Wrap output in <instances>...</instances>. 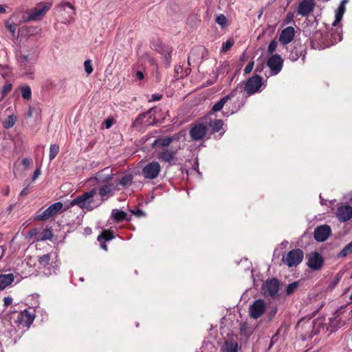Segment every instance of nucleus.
<instances>
[{
  "label": "nucleus",
  "mask_w": 352,
  "mask_h": 352,
  "mask_svg": "<svg viewBox=\"0 0 352 352\" xmlns=\"http://www.w3.org/2000/svg\"><path fill=\"white\" fill-rule=\"evenodd\" d=\"M263 78L255 75L249 78L245 85L244 89L249 95L254 94L257 92L262 85Z\"/></svg>",
  "instance_id": "9"
},
{
  "label": "nucleus",
  "mask_w": 352,
  "mask_h": 352,
  "mask_svg": "<svg viewBox=\"0 0 352 352\" xmlns=\"http://www.w3.org/2000/svg\"><path fill=\"white\" fill-rule=\"evenodd\" d=\"M279 282L276 278H272L266 280L263 286V290L265 296L275 298L279 290Z\"/></svg>",
  "instance_id": "10"
},
{
  "label": "nucleus",
  "mask_w": 352,
  "mask_h": 352,
  "mask_svg": "<svg viewBox=\"0 0 352 352\" xmlns=\"http://www.w3.org/2000/svg\"><path fill=\"white\" fill-rule=\"evenodd\" d=\"M350 300H352V294H351V296H350Z\"/></svg>",
  "instance_id": "63"
},
{
  "label": "nucleus",
  "mask_w": 352,
  "mask_h": 352,
  "mask_svg": "<svg viewBox=\"0 0 352 352\" xmlns=\"http://www.w3.org/2000/svg\"><path fill=\"white\" fill-rule=\"evenodd\" d=\"M221 352H237L238 344L236 342L227 341L224 343L221 350Z\"/></svg>",
  "instance_id": "29"
},
{
  "label": "nucleus",
  "mask_w": 352,
  "mask_h": 352,
  "mask_svg": "<svg viewBox=\"0 0 352 352\" xmlns=\"http://www.w3.org/2000/svg\"><path fill=\"white\" fill-rule=\"evenodd\" d=\"M52 7L51 3H41L35 8L30 9L22 14V21H36L41 20Z\"/></svg>",
  "instance_id": "2"
},
{
  "label": "nucleus",
  "mask_w": 352,
  "mask_h": 352,
  "mask_svg": "<svg viewBox=\"0 0 352 352\" xmlns=\"http://www.w3.org/2000/svg\"><path fill=\"white\" fill-rule=\"evenodd\" d=\"M170 138H173V141L179 140V134H176L173 136L169 137Z\"/></svg>",
  "instance_id": "58"
},
{
  "label": "nucleus",
  "mask_w": 352,
  "mask_h": 352,
  "mask_svg": "<svg viewBox=\"0 0 352 352\" xmlns=\"http://www.w3.org/2000/svg\"><path fill=\"white\" fill-rule=\"evenodd\" d=\"M120 190V187L115 186L113 183H105L104 184L100 186L98 190L100 195V198H98L99 201H100L102 204L104 201L107 200L110 197H112L116 190Z\"/></svg>",
  "instance_id": "6"
},
{
  "label": "nucleus",
  "mask_w": 352,
  "mask_h": 352,
  "mask_svg": "<svg viewBox=\"0 0 352 352\" xmlns=\"http://www.w3.org/2000/svg\"><path fill=\"white\" fill-rule=\"evenodd\" d=\"M165 56H166V58L167 59H168V58L170 57V53H169V52H168V53L165 55Z\"/></svg>",
  "instance_id": "60"
},
{
  "label": "nucleus",
  "mask_w": 352,
  "mask_h": 352,
  "mask_svg": "<svg viewBox=\"0 0 352 352\" xmlns=\"http://www.w3.org/2000/svg\"><path fill=\"white\" fill-rule=\"evenodd\" d=\"M234 41L231 39H228L226 43H223L222 45L221 52H226L228 51L231 47L233 45Z\"/></svg>",
  "instance_id": "40"
},
{
  "label": "nucleus",
  "mask_w": 352,
  "mask_h": 352,
  "mask_svg": "<svg viewBox=\"0 0 352 352\" xmlns=\"http://www.w3.org/2000/svg\"><path fill=\"white\" fill-rule=\"evenodd\" d=\"M47 236H48V234H46V236L45 238V239H49V237H47Z\"/></svg>",
  "instance_id": "64"
},
{
  "label": "nucleus",
  "mask_w": 352,
  "mask_h": 352,
  "mask_svg": "<svg viewBox=\"0 0 352 352\" xmlns=\"http://www.w3.org/2000/svg\"><path fill=\"white\" fill-rule=\"evenodd\" d=\"M131 212L138 216H140L143 214L142 210H141L140 209H137L135 212V211H131Z\"/></svg>",
  "instance_id": "54"
},
{
  "label": "nucleus",
  "mask_w": 352,
  "mask_h": 352,
  "mask_svg": "<svg viewBox=\"0 0 352 352\" xmlns=\"http://www.w3.org/2000/svg\"><path fill=\"white\" fill-rule=\"evenodd\" d=\"M283 65V60L278 54L272 55L267 62V65L270 69L273 75H276L280 72Z\"/></svg>",
  "instance_id": "13"
},
{
  "label": "nucleus",
  "mask_w": 352,
  "mask_h": 352,
  "mask_svg": "<svg viewBox=\"0 0 352 352\" xmlns=\"http://www.w3.org/2000/svg\"><path fill=\"white\" fill-rule=\"evenodd\" d=\"M162 96L161 94H153L149 101H158L161 100Z\"/></svg>",
  "instance_id": "48"
},
{
  "label": "nucleus",
  "mask_w": 352,
  "mask_h": 352,
  "mask_svg": "<svg viewBox=\"0 0 352 352\" xmlns=\"http://www.w3.org/2000/svg\"><path fill=\"white\" fill-rule=\"evenodd\" d=\"M320 325V323H318V322H316L311 319H303L298 322L297 328L298 330H305L306 337H311L314 334L318 331V327Z\"/></svg>",
  "instance_id": "4"
},
{
  "label": "nucleus",
  "mask_w": 352,
  "mask_h": 352,
  "mask_svg": "<svg viewBox=\"0 0 352 352\" xmlns=\"http://www.w3.org/2000/svg\"><path fill=\"white\" fill-rule=\"evenodd\" d=\"M16 122V118L14 116L11 115L8 116L6 120L3 121V126L6 129H10L12 128Z\"/></svg>",
  "instance_id": "34"
},
{
  "label": "nucleus",
  "mask_w": 352,
  "mask_h": 352,
  "mask_svg": "<svg viewBox=\"0 0 352 352\" xmlns=\"http://www.w3.org/2000/svg\"><path fill=\"white\" fill-rule=\"evenodd\" d=\"M12 85L11 83H6L3 86V87L1 90V94H2L1 98H3L4 96H6L12 90Z\"/></svg>",
  "instance_id": "41"
},
{
  "label": "nucleus",
  "mask_w": 352,
  "mask_h": 352,
  "mask_svg": "<svg viewBox=\"0 0 352 352\" xmlns=\"http://www.w3.org/2000/svg\"><path fill=\"white\" fill-rule=\"evenodd\" d=\"M304 253L300 249H294L289 251L282 258L283 262L289 267L298 265L302 261Z\"/></svg>",
  "instance_id": "3"
},
{
  "label": "nucleus",
  "mask_w": 352,
  "mask_h": 352,
  "mask_svg": "<svg viewBox=\"0 0 352 352\" xmlns=\"http://www.w3.org/2000/svg\"><path fill=\"white\" fill-rule=\"evenodd\" d=\"M347 2L348 0H342L340 5L338 8L336 13V19L332 23L333 26H336L338 24V23L341 21L345 11V4Z\"/></svg>",
  "instance_id": "25"
},
{
  "label": "nucleus",
  "mask_w": 352,
  "mask_h": 352,
  "mask_svg": "<svg viewBox=\"0 0 352 352\" xmlns=\"http://www.w3.org/2000/svg\"><path fill=\"white\" fill-rule=\"evenodd\" d=\"M3 302H4V305L8 307L10 305L12 304V298L11 297H5L4 299H3Z\"/></svg>",
  "instance_id": "49"
},
{
  "label": "nucleus",
  "mask_w": 352,
  "mask_h": 352,
  "mask_svg": "<svg viewBox=\"0 0 352 352\" xmlns=\"http://www.w3.org/2000/svg\"><path fill=\"white\" fill-rule=\"evenodd\" d=\"M6 12V8L3 6L0 5V14H3Z\"/></svg>",
  "instance_id": "57"
},
{
  "label": "nucleus",
  "mask_w": 352,
  "mask_h": 352,
  "mask_svg": "<svg viewBox=\"0 0 352 352\" xmlns=\"http://www.w3.org/2000/svg\"><path fill=\"white\" fill-rule=\"evenodd\" d=\"M208 128L203 123H196L190 130V137L192 141L204 140L207 135Z\"/></svg>",
  "instance_id": "7"
},
{
  "label": "nucleus",
  "mask_w": 352,
  "mask_h": 352,
  "mask_svg": "<svg viewBox=\"0 0 352 352\" xmlns=\"http://www.w3.org/2000/svg\"><path fill=\"white\" fill-rule=\"evenodd\" d=\"M6 25L13 34L15 33L17 28V24L14 23L9 24L8 22L6 23Z\"/></svg>",
  "instance_id": "45"
},
{
  "label": "nucleus",
  "mask_w": 352,
  "mask_h": 352,
  "mask_svg": "<svg viewBox=\"0 0 352 352\" xmlns=\"http://www.w3.org/2000/svg\"><path fill=\"white\" fill-rule=\"evenodd\" d=\"M266 308V304L263 300H255L250 307L249 312L251 318L257 319L262 316Z\"/></svg>",
  "instance_id": "11"
},
{
  "label": "nucleus",
  "mask_w": 352,
  "mask_h": 352,
  "mask_svg": "<svg viewBox=\"0 0 352 352\" xmlns=\"http://www.w3.org/2000/svg\"><path fill=\"white\" fill-rule=\"evenodd\" d=\"M19 62L22 69L28 70L34 63L35 58L34 56L30 57L26 55H21L19 58Z\"/></svg>",
  "instance_id": "23"
},
{
  "label": "nucleus",
  "mask_w": 352,
  "mask_h": 352,
  "mask_svg": "<svg viewBox=\"0 0 352 352\" xmlns=\"http://www.w3.org/2000/svg\"><path fill=\"white\" fill-rule=\"evenodd\" d=\"M307 265L312 270H318L322 268L324 264L322 256L316 252H311L307 256Z\"/></svg>",
  "instance_id": "12"
},
{
  "label": "nucleus",
  "mask_w": 352,
  "mask_h": 352,
  "mask_svg": "<svg viewBox=\"0 0 352 352\" xmlns=\"http://www.w3.org/2000/svg\"><path fill=\"white\" fill-rule=\"evenodd\" d=\"M96 193L97 189L92 188L73 199L71 205H76L81 209L91 211L101 205V201H99L98 198H96Z\"/></svg>",
  "instance_id": "1"
},
{
  "label": "nucleus",
  "mask_w": 352,
  "mask_h": 352,
  "mask_svg": "<svg viewBox=\"0 0 352 352\" xmlns=\"http://www.w3.org/2000/svg\"><path fill=\"white\" fill-rule=\"evenodd\" d=\"M295 34V30L293 27L289 26L282 30L280 36L279 41L283 45L289 43L294 38Z\"/></svg>",
  "instance_id": "18"
},
{
  "label": "nucleus",
  "mask_w": 352,
  "mask_h": 352,
  "mask_svg": "<svg viewBox=\"0 0 352 352\" xmlns=\"http://www.w3.org/2000/svg\"><path fill=\"white\" fill-rule=\"evenodd\" d=\"M113 177L112 170L109 167H107L95 174V179L99 183H109Z\"/></svg>",
  "instance_id": "17"
},
{
  "label": "nucleus",
  "mask_w": 352,
  "mask_h": 352,
  "mask_svg": "<svg viewBox=\"0 0 352 352\" xmlns=\"http://www.w3.org/2000/svg\"><path fill=\"white\" fill-rule=\"evenodd\" d=\"M135 76H136L137 79L140 80H143L144 77L143 72L141 71H138L136 72Z\"/></svg>",
  "instance_id": "51"
},
{
  "label": "nucleus",
  "mask_w": 352,
  "mask_h": 352,
  "mask_svg": "<svg viewBox=\"0 0 352 352\" xmlns=\"http://www.w3.org/2000/svg\"><path fill=\"white\" fill-rule=\"evenodd\" d=\"M58 9V12H62V15H63L64 13L66 14V16H65V20L66 21H69L75 14L74 6L69 2H65L60 4Z\"/></svg>",
  "instance_id": "19"
},
{
  "label": "nucleus",
  "mask_w": 352,
  "mask_h": 352,
  "mask_svg": "<svg viewBox=\"0 0 352 352\" xmlns=\"http://www.w3.org/2000/svg\"><path fill=\"white\" fill-rule=\"evenodd\" d=\"M14 279L13 274L0 275V290L4 289L7 286L10 285Z\"/></svg>",
  "instance_id": "24"
},
{
  "label": "nucleus",
  "mask_w": 352,
  "mask_h": 352,
  "mask_svg": "<svg viewBox=\"0 0 352 352\" xmlns=\"http://www.w3.org/2000/svg\"><path fill=\"white\" fill-rule=\"evenodd\" d=\"M13 207H14V205H10L8 208V211H9V212H10L12 209H13Z\"/></svg>",
  "instance_id": "59"
},
{
  "label": "nucleus",
  "mask_w": 352,
  "mask_h": 352,
  "mask_svg": "<svg viewBox=\"0 0 352 352\" xmlns=\"http://www.w3.org/2000/svg\"><path fill=\"white\" fill-rule=\"evenodd\" d=\"M336 217L340 222H346L352 218V207L348 205H342L338 207Z\"/></svg>",
  "instance_id": "14"
},
{
  "label": "nucleus",
  "mask_w": 352,
  "mask_h": 352,
  "mask_svg": "<svg viewBox=\"0 0 352 352\" xmlns=\"http://www.w3.org/2000/svg\"><path fill=\"white\" fill-rule=\"evenodd\" d=\"M277 42L275 40H272L267 47V52L270 54H272L277 47Z\"/></svg>",
  "instance_id": "44"
},
{
  "label": "nucleus",
  "mask_w": 352,
  "mask_h": 352,
  "mask_svg": "<svg viewBox=\"0 0 352 352\" xmlns=\"http://www.w3.org/2000/svg\"><path fill=\"white\" fill-rule=\"evenodd\" d=\"M63 205L61 202H56L52 205H51L50 207H48L47 209H45L43 212H42L41 214L36 215L34 217V221H45L50 217H53L54 215L58 214L61 212L63 209Z\"/></svg>",
  "instance_id": "5"
},
{
  "label": "nucleus",
  "mask_w": 352,
  "mask_h": 352,
  "mask_svg": "<svg viewBox=\"0 0 352 352\" xmlns=\"http://www.w3.org/2000/svg\"><path fill=\"white\" fill-rule=\"evenodd\" d=\"M111 216L116 221L120 222L126 218V214L122 210L116 209L113 210Z\"/></svg>",
  "instance_id": "32"
},
{
  "label": "nucleus",
  "mask_w": 352,
  "mask_h": 352,
  "mask_svg": "<svg viewBox=\"0 0 352 352\" xmlns=\"http://www.w3.org/2000/svg\"><path fill=\"white\" fill-rule=\"evenodd\" d=\"M177 153V149L164 148L158 154V159L164 162H170L174 160Z\"/></svg>",
  "instance_id": "21"
},
{
  "label": "nucleus",
  "mask_w": 352,
  "mask_h": 352,
  "mask_svg": "<svg viewBox=\"0 0 352 352\" xmlns=\"http://www.w3.org/2000/svg\"><path fill=\"white\" fill-rule=\"evenodd\" d=\"M41 175V170L40 169L37 168L35 170V171L34 172V175H33V177H32V180L34 181L36 180V179Z\"/></svg>",
  "instance_id": "50"
},
{
  "label": "nucleus",
  "mask_w": 352,
  "mask_h": 352,
  "mask_svg": "<svg viewBox=\"0 0 352 352\" xmlns=\"http://www.w3.org/2000/svg\"><path fill=\"white\" fill-rule=\"evenodd\" d=\"M22 97L25 100H30L31 98V89L29 86H23L21 88Z\"/></svg>",
  "instance_id": "38"
},
{
  "label": "nucleus",
  "mask_w": 352,
  "mask_h": 352,
  "mask_svg": "<svg viewBox=\"0 0 352 352\" xmlns=\"http://www.w3.org/2000/svg\"><path fill=\"white\" fill-rule=\"evenodd\" d=\"M223 125L221 120H215L214 122H210L209 126L212 128V133L219 132Z\"/></svg>",
  "instance_id": "33"
},
{
  "label": "nucleus",
  "mask_w": 352,
  "mask_h": 352,
  "mask_svg": "<svg viewBox=\"0 0 352 352\" xmlns=\"http://www.w3.org/2000/svg\"><path fill=\"white\" fill-rule=\"evenodd\" d=\"M27 194H28V188H23L20 192L21 196H24V195H26Z\"/></svg>",
  "instance_id": "55"
},
{
  "label": "nucleus",
  "mask_w": 352,
  "mask_h": 352,
  "mask_svg": "<svg viewBox=\"0 0 352 352\" xmlns=\"http://www.w3.org/2000/svg\"><path fill=\"white\" fill-rule=\"evenodd\" d=\"M154 118H152L151 110L140 114L133 122V126L138 128L139 126H150L154 122Z\"/></svg>",
  "instance_id": "15"
},
{
  "label": "nucleus",
  "mask_w": 352,
  "mask_h": 352,
  "mask_svg": "<svg viewBox=\"0 0 352 352\" xmlns=\"http://www.w3.org/2000/svg\"><path fill=\"white\" fill-rule=\"evenodd\" d=\"M276 314V309L272 310L270 313V318L272 319Z\"/></svg>",
  "instance_id": "56"
},
{
  "label": "nucleus",
  "mask_w": 352,
  "mask_h": 352,
  "mask_svg": "<svg viewBox=\"0 0 352 352\" xmlns=\"http://www.w3.org/2000/svg\"><path fill=\"white\" fill-rule=\"evenodd\" d=\"M23 163H24V164H25V163H27V160H25H25H23Z\"/></svg>",
  "instance_id": "62"
},
{
  "label": "nucleus",
  "mask_w": 352,
  "mask_h": 352,
  "mask_svg": "<svg viewBox=\"0 0 352 352\" xmlns=\"http://www.w3.org/2000/svg\"><path fill=\"white\" fill-rule=\"evenodd\" d=\"M50 254H44L38 258V263L40 267H45L46 265H47L50 261Z\"/></svg>",
  "instance_id": "37"
},
{
  "label": "nucleus",
  "mask_w": 352,
  "mask_h": 352,
  "mask_svg": "<svg viewBox=\"0 0 352 352\" xmlns=\"http://www.w3.org/2000/svg\"><path fill=\"white\" fill-rule=\"evenodd\" d=\"M216 22L219 25H220L222 27H223V26H225L226 25L227 19H226V16L223 14H220V15L217 16Z\"/></svg>",
  "instance_id": "43"
},
{
  "label": "nucleus",
  "mask_w": 352,
  "mask_h": 352,
  "mask_svg": "<svg viewBox=\"0 0 352 352\" xmlns=\"http://www.w3.org/2000/svg\"><path fill=\"white\" fill-rule=\"evenodd\" d=\"M59 152V146L56 144H52L50 148V160H54Z\"/></svg>",
  "instance_id": "35"
},
{
  "label": "nucleus",
  "mask_w": 352,
  "mask_h": 352,
  "mask_svg": "<svg viewBox=\"0 0 352 352\" xmlns=\"http://www.w3.org/2000/svg\"><path fill=\"white\" fill-rule=\"evenodd\" d=\"M352 253V241L347 244L338 254V257H345Z\"/></svg>",
  "instance_id": "36"
},
{
  "label": "nucleus",
  "mask_w": 352,
  "mask_h": 352,
  "mask_svg": "<svg viewBox=\"0 0 352 352\" xmlns=\"http://www.w3.org/2000/svg\"><path fill=\"white\" fill-rule=\"evenodd\" d=\"M84 67H85V70L88 75L92 73L93 67H92L91 62L90 60H86L85 61Z\"/></svg>",
  "instance_id": "42"
},
{
  "label": "nucleus",
  "mask_w": 352,
  "mask_h": 352,
  "mask_svg": "<svg viewBox=\"0 0 352 352\" xmlns=\"http://www.w3.org/2000/svg\"><path fill=\"white\" fill-rule=\"evenodd\" d=\"M233 97V94L231 93L230 94L225 96V97H223L222 98H221L217 102H216L213 106H212V111L213 112H217V111H221L223 106L225 105V104L230 99Z\"/></svg>",
  "instance_id": "27"
},
{
  "label": "nucleus",
  "mask_w": 352,
  "mask_h": 352,
  "mask_svg": "<svg viewBox=\"0 0 352 352\" xmlns=\"http://www.w3.org/2000/svg\"><path fill=\"white\" fill-rule=\"evenodd\" d=\"M161 170V166L157 162H151L144 166L142 175L146 179H153L156 178Z\"/></svg>",
  "instance_id": "8"
},
{
  "label": "nucleus",
  "mask_w": 352,
  "mask_h": 352,
  "mask_svg": "<svg viewBox=\"0 0 352 352\" xmlns=\"http://www.w3.org/2000/svg\"><path fill=\"white\" fill-rule=\"evenodd\" d=\"M298 287V283L297 281L293 282L289 284L286 288V293L287 295L292 294Z\"/></svg>",
  "instance_id": "39"
},
{
  "label": "nucleus",
  "mask_w": 352,
  "mask_h": 352,
  "mask_svg": "<svg viewBox=\"0 0 352 352\" xmlns=\"http://www.w3.org/2000/svg\"><path fill=\"white\" fill-rule=\"evenodd\" d=\"M253 67H254V62L249 63L246 65V67H245L244 72L245 74H249L250 72H251V71L252 70Z\"/></svg>",
  "instance_id": "46"
},
{
  "label": "nucleus",
  "mask_w": 352,
  "mask_h": 352,
  "mask_svg": "<svg viewBox=\"0 0 352 352\" xmlns=\"http://www.w3.org/2000/svg\"><path fill=\"white\" fill-rule=\"evenodd\" d=\"M331 228L327 225L318 226L314 230V238L317 241H324L331 234Z\"/></svg>",
  "instance_id": "16"
},
{
  "label": "nucleus",
  "mask_w": 352,
  "mask_h": 352,
  "mask_svg": "<svg viewBox=\"0 0 352 352\" xmlns=\"http://www.w3.org/2000/svg\"><path fill=\"white\" fill-rule=\"evenodd\" d=\"M315 3L314 0H303L299 6L298 12L302 16H306L313 11Z\"/></svg>",
  "instance_id": "20"
},
{
  "label": "nucleus",
  "mask_w": 352,
  "mask_h": 352,
  "mask_svg": "<svg viewBox=\"0 0 352 352\" xmlns=\"http://www.w3.org/2000/svg\"><path fill=\"white\" fill-rule=\"evenodd\" d=\"M34 320V316L31 314V313L27 310H24L21 311L19 314L18 321L20 324H21L23 327H30Z\"/></svg>",
  "instance_id": "22"
},
{
  "label": "nucleus",
  "mask_w": 352,
  "mask_h": 352,
  "mask_svg": "<svg viewBox=\"0 0 352 352\" xmlns=\"http://www.w3.org/2000/svg\"><path fill=\"white\" fill-rule=\"evenodd\" d=\"M28 116H32V111H30L28 112Z\"/></svg>",
  "instance_id": "61"
},
{
  "label": "nucleus",
  "mask_w": 352,
  "mask_h": 352,
  "mask_svg": "<svg viewBox=\"0 0 352 352\" xmlns=\"http://www.w3.org/2000/svg\"><path fill=\"white\" fill-rule=\"evenodd\" d=\"M113 238V236L111 232L104 230L101 234L98 236V241L100 243V247L104 250H107V246L105 243H102V240L104 241H110Z\"/></svg>",
  "instance_id": "26"
},
{
  "label": "nucleus",
  "mask_w": 352,
  "mask_h": 352,
  "mask_svg": "<svg viewBox=\"0 0 352 352\" xmlns=\"http://www.w3.org/2000/svg\"><path fill=\"white\" fill-rule=\"evenodd\" d=\"M173 142V138L167 137L166 138H158L153 143V146L160 145L162 147H167Z\"/></svg>",
  "instance_id": "30"
},
{
  "label": "nucleus",
  "mask_w": 352,
  "mask_h": 352,
  "mask_svg": "<svg viewBox=\"0 0 352 352\" xmlns=\"http://www.w3.org/2000/svg\"><path fill=\"white\" fill-rule=\"evenodd\" d=\"M103 124L106 129H109L113 125V120L111 118H108L104 120Z\"/></svg>",
  "instance_id": "47"
},
{
  "label": "nucleus",
  "mask_w": 352,
  "mask_h": 352,
  "mask_svg": "<svg viewBox=\"0 0 352 352\" xmlns=\"http://www.w3.org/2000/svg\"><path fill=\"white\" fill-rule=\"evenodd\" d=\"M37 233H38V230H37V229H36V228H34V229H32V230H30V231L28 232V236H29L30 237H32V236H34V235L37 234Z\"/></svg>",
  "instance_id": "52"
},
{
  "label": "nucleus",
  "mask_w": 352,
  "mask_h": 352,
  "mask_svg": "<svg viewBox=\"0 0 352 352\" xmlns=\"http://www.w3.org/2000/svg\"><path fill=\"white\" fill-rule=\"evenodd\" d=\"M133 176L131 175H126L123 176L121 179L116 181L115 186H120L122 187H127L130 186L133 183Z\"/></svg>",
  "instance_id": "28"
},
{
  "label": "nucleus",
  "mask_w": 352,
  "mask_h": 352,
  "mask_svg": "<svg viewBox=\"0 0 352 352\" xmlns=\"http://www.w3.org/2000/svg\"><path fill=\"white\" fill-rule=\"evenodd\" d=\"M302 49L301 46H295L290 52L289 59L292 61L296 60L302 55Z\"/></svg>",
  "instance_id": "31"
},
{
  "label": "nucleus",
  "mask_w": 352,
  "mask_h": 352,
  "mask_svg": "<svg viewBox=\"0 0 352 352\" xmlns=\"http://www.w3.org/2000/svg\"><path fill=\"white\" fill-rule=\"evenodd\" d=\"M263 67H264V65H263V64H261V65H258V66L256 67L255 71H256V72H262V70L263 69Z\"/></svg>",
  "instance_id": "53"
}]
</instances>
